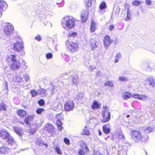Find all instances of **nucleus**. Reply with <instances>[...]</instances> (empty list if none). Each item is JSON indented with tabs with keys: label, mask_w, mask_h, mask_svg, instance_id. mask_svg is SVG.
<instances>
[{
	"label": "nucleus",
	"mask_w": 155,
	"mask_h": 155,
	"mask_svg": "<svg viewBox=\"0 0 155 155\" xmlns=\"http://www.w3.org/2000/svg\"><path fill=\"white\" fill-rule=\"evenodd\" d=\"M33 119V116L31 115L28 116L24 118V121L26 124L29 125L31 124V122L32 121Z\"/></svg>",
	"instance_id": "nucleus-15"
},
{
	"label": "nucleus",
	"mask_w": 155,
	"mask_h": 155,
	"mask_svg": "<svg viewBox=\"0 0 155 155\" xmlns=\"http://www.w3.org/2000/svg\"><path fill=\"white\" fill-rule=\"evenodd\" d=\"M114 28V25H111L109 26V29L110 31H112L113 29Z\"/></svg>",
	"instance_id": "nucleus-55"
},
{
	"label": "nucleus",
	"mask_w": 155,
	"mask_h": 155,
	"mask_svg": "<svg viewBox=\"0 0 155 155\" xmlns=\"http://www.w3.org/2000/svg\"><path fill=\"white\" fill-rule=\"evenodd\" d=\"M149 66V63L145 62L143 63L141 65V67L144 70H147V68Z\"/></svg>",
	"instance_id": "nucleus-37"
},
{
	"label": "nucleus",
	"mask_w": 155,
	"mask_h": 155,
	"mask_svg": "<svg viewBox=\"0 0 155 155\" xmlns=\"http://www.w3.org/2000/svg\"><path fill=\"white\" fill-rule=\"evenodd\" d=\"M64 141L67 145H69L70 144V140L67 138H64Z\"/></svg>",
	"instance_id": "nucleus-46"
},
{
	"label": "nucleus",
	"mask_w": 155,
	"mask_h": 155,
	"mask_svg": "<svg viewBox=\"0 0 155 155\" xmlns=\"http://www.w3.org/2000/svg\"><path fill=\"white\" fill-rule=\"evenodd\" d=\"M45 101L43 99L40 100L38 102V104L40 106H42L45 104Z\"/></svg>",
	"instance_id": "nucleus-45"
},
{
	"label": "nucleus",
	"mask_w": 155,
	"mask_h": 155,
	"mask_svg": "<svg viewBox=\"0 0 155 155\" xmlns=\"http://www.w3.org/2000/svg\"><path fill=\"white\" fill-rule=\"evenodd\" d=\"M88 12L87 9L84 10L81 14V19L83 22H86L87 19Z\"/></svg>",
	"instance_id": "nucleus-10"
},
{
	"label": "nucleus",
	"mask_w": 155,
	"mask_h": 155,
	"mask_svg": "<svg viewBox=\"0 0 155 155\" xmlns=\"http://www.w3.org/2000/svg\"><path fill=\"white\" fill-rule=\"evenodd\" d=\"M31 93L32 95V97H34L35 96L38 94V93L36 92V91L34 90L31 91Z\"/></svg>",
	"instance_id": "nucleus-48"
},
{
	"label": "nucleus",
	"mask_w": 155,
	"mask_h": 155,
	"mask_svg": "<svg viewBox=\"0 0 155 155\" xmlns=\"http://www.w3.org/2000/svg\"><path fill=\"white\" fill-rule=\"evenodd\" d=\"M116 138H118L119 140H122L125 139V137L124 134L120 131H117L115 135Z\"/></svg>",
	"instance_id": "nucleus-16"
},
{
	"label": "nucleus",
	"mask_w": 155,
	"mask_h": 155,
	"mask_svg": "<svg viewBox=\"0 0 155 155\" xmlns=\"http://www.w3.org/2000/svg\"><path fill=\"white\" fill-rule=\"evenodd\" d=\"M90 43L91 48L92 50L95 49L97 47L98 43L93 39H91L90 40Z\"/></svg>",
	"instance_id": "nucleus-18"
},
{
	"label": "nucleus",
	"mask_w": 155,
	"mask_h": 155,
	"mask_svg": "<svg viewBox=\"0 0 155 155\" xmlns=\"http://www.w3.org/2000/svg\"><path fill=\"white\" fill-rule=\"evenodd\" d=\"M54 149L58 154L60 155L62 154V153L61 151V149L59 147V146L58 145H56L54 146Z\"/></svg>",
	"instance_id": "nucleus-27"
},
{
	"label": "nucleus",
	"mask_w": 155,
	"mask_h": 155,
	"mask_svg": "<svg viewBox=\"0 0 155 155\" xmlns=\"http://www.w3.org/2000/svg\"><path fill=\"white\" fill-rule=\"evenodd\" d=\"M34 124H35V126H36V127H38V128L40 127L42 125V124H39L38 123H35Z\"/></svg>",
	"instance_id": "nucleus-61"
},
{
	"label": "nucleus",
	"mask_w": 155,
	"mask_h": 155,
	"mask_svg": "<svg viewBox=\"0 0 155 155\" xmlns=\"http://www.w3.org/2000/svg\"><path fill=\"white\" fill-rule=\"evenodd\" d=\"M36 144L38 145L41 146H42L44 144L43 141L42 140H41L40 139L38 140L36 142Z\"/></svg>",
	"instance_id": "nucleus-47"
},
{
	"label": "nucleus",
	"mask_w": 155,
	"mask_h": 155,
	"mask_svg": "<svg viewBox=\"0 0 155 155\" xmlns=\"http://www.w3.org/2000/svg\"><path fill=\"white\" fill-rule=\"evenodd\" d=\"M65 44L68 50L72 52L75 51L78 48V45L77 42H70L69 43L67 41Z\"/></svg>",
	"instance_id": "nucleus-6"
},
{
	"label": "nucleus",
	"mask_w": 155,
	"mask_h": 155,
	"mask_svg": "<svg viewBox=\"0 0 155 155\" xmlns=\"http://www.w3.org/2000/svg\"><path fill=\"white\" fill-rule=\"evenodd\" d=\"M14 31V27L11 24L7 23L6 24L4 28V31L6 34L11 35L13 33Z\"/></svg>",
	"instance_id": "nucleus-7"
},
{
	"label": "nucleus",
	"mask_w": 155,
	"mask_h": 155,
	"mask_svg": "<svg viewBox=\"0 0 155 155\" xmlns=\"http://www.w3.org/2000/svg\"><path fill=\"white\" fill-rule=\"evenodd\" d=\"M121 55L120 53L117 54L115 57V63H117L118 61V59L121 58Z\"/></svg>",
	"instance_id": "nucleus-33"
},
{
	"label": "nucleus",
	"mask_w": 155,
	"mask_h": 155,
	"mask_svg": "<svg viewBox=\"0 0 155 155\" xmlns=\"http://www.w3.org/2000/svg\"><path fill=\"white\" fill-rule=\"evenodd\" d=\"M140 4V2L137 1H135L133 3V5L135 6H138Z\"/></svg>",
	"instance_id": "nucleus-52"
},
{
	"label": "nucleus",
	"mask_w": 155,
	"mask_h": 155,
	"mask_svg": "<svg viewBox=\"0 0 155 155\" xmlns=\"http://www.w3.org/2000/svg\"><path fill=\"white\" fill-rule=\"evenodd\" d=\"M83 63L84 64V65H86L87 66L89 64V61L88 60L84 61Z\"/></svg>",
	"instance_id": "nucleus-60"
},
{
	"label": "nucleus",
	"mask_w": 155,
	"mask_h": 155,
	"mask_svg": "<svg viewBox=\"0 0 155 155\" xmlns=\"http://www.w3.org/2000/svg\"><path fill=\"white\" fill-rule=\"evenodd\" d=\"M146 2L148 5H150L151 4V1L150 0H146Z\"/></svg>",
	"instance_id": "nucleus-64"
},
{
	"label": "nucleus",
	"mask_w": 155,
	"mask_h": 155,
	"mask_svg": "<svg viewBox=\"0 0 155 155\" xmlns=\"http://www.w3.org/2000/svg\"><path fill=\"white\" fill-rule=\"evenodd\" d=\"M22 76L25 78V80L26 82L28 81L29 80V76L26 74H23Z\"/></svg>",
	"instance_id": "nucleus-44"
},
{
	"label": "nucleus",
	"mask_w": 155,
	"mask_h": 155,
	"mask_svg": "<svg viewBox=\"0 0 155 155\" xmlns=\"http://www.w3.org/2000/svg\"><path fill=\"white\" fill-rule=\"evenodd\" d=\"M0 137L9 145L12 146L15 144V141L6 130H1L0 131Z\"/></svg>",
	"instance_id": "nucleus-1"
},
{
	"label": "nucleus",
	"mask_w": 155,
	"mask_h": 155,
	"mask_svg": "<svg viewBox=\"0 0 155 155\" xmlns=\"http://www.w3.org/2000/svg\"><path fill=\"white\" fill-rule=\"evenodd\" d=\"M61 116V114H59L56 115V118L57 119L56 121V124L57 125H60V124H62L61 121L59 120V118L58 117Z\"/></svg>",
	"instance_id": "nucleus-34"
},
{
	"label": "nucleus",
	"mask_w": 155,
	"mask_h": 155,
	"mask_svg": "<svg viewBox=\"0 0 155 155\" xmlns=\"http://www.w3.org/2000/svg\"><path fill=\"white\" fill-rule=\"evenodd\" d=\"M111 43L110 38L108 35H106L104 37V46L106 48H107Z\"/></svg>",
	"instance_id": "nucleus-12"
},
{
	"label": "nucleus",
	"mask_w": 155,
	"mask_h": 155,
	"mask_svg": "<svg viewBox=\"0 0 155 155\" xmlns=\"http://www.w3.org/2000/svg\"><path fill=\"white\" fill-rule=\"evenodd\" d=\"M17 55L11 54L7 56L6 60L8 62H13L15 61L18 60L17 59Z\"/></svg>",
	"instance_id": "nucleus-14"
},
{
	"label": "nucleus",
	"mask_w": 155,
	"mask_h": 155,
	"mask_svg": "<svg viewBox=\"0 0 155 155\" xmlns=\"http://www.w3.org/2000/svg\"><path fill=\"white\" fill-rule=\"evenodd\" d=\"M6 105L4 102L1 103L0 104V111L5 110H6Z\"/></svg>",
	"instance_id": "nucleus-35"
},
{
	"label": "nucleus",
	"mask_w": 155,
	"mask_h": 155,
	"mask_svg": "<svg viewBox=\"0 0 155 155\" xmlns=\"http://www.w3.org/2000/svg\"><path fill=\"white\" fill-rule=\"evenodd\" d=\"M89 69L91 71H93L94 70V67L92 66H89Z\"/></svg>",
	"instance_id": "nucleus-63"
},
{
	"label": "nucleus",
	"mask_w": 155,
	"mask_h": 155,
	"mask_svg": "<svg viewBox=\"0 0 155 155\" xmlns=\"http://www.w3.org/2000/svg\"><path fill=\"white\" fill-rule=\"evenodd\" d=\"M46 56L47 59H50L52 57V54L51 53H49L46 54Z\"/></svg>",
	"instance_id": "nucleus-50"
},
{
	"label": "nucleus",
	"mask_w": 155,
	"mask_h": 155,
	"mask_svg": "<svg viewBox=\"0 0 155 155\" xmlns=\"http://www.w3.org/2000/svg\"><path fill=\"white\" fill-rule=\"evenodd\" d=\"M87 126H85L82 131V134L83 135H90V132L87 129Z\"/></svg>",
	"instance_id": "nucleus-28"
},
{
	"label": "nucleus",
	"mask_w": 155,
	"mask_h": 155,
	"mask_svg": "<svg viewBox=\"0 0 155 155\" xmlns=\"http://www.w3.org/2000/svg\"><path fill=\"white\" fill-rule=\"evenodd\" d=\"M45 110L43 108H39L36 110V112L38 114L40 115Z\"/></svg>",
	"instance_id": "nucleus-41"
},
{
	"label": "nucleus",
	"mask_w": 155,
	"mask_h": 155,
	"mask_svg": "<svg viewBox=\"0 0 155 155\" xmlns=\"http://www.w3.org/2000/svg\"><path fill=\"white\" fill-rule=\"evenodd\" d=\"M155 68V66L152 63L149 64V66L147 68V70L148 71H152V69Z\"/></svg>",
	"instance_id": "nucleus-38"
},
{
	"label": "nucleus",
	"mask_w": 155,
	"mask_h": 155,
	"mask_svg": "<svg viewBox=\"0 0 155 155\" xmlns=\"http://www.w3.org/2000/svg\"><path fill=\"white\" fill-rule=\"evenodd\" d=\"M80 146L82 147L86 150L88 149L87 147L86 143L83 141H80L79 142Z\"/></svg>",
	"instance_id": "nucleus-25"
},
{
	"label": "nucleus",
	"mask_w": 155,
	"mask_h": 155,
	"mask_svg": "<svg viewBox=\"0 0 155 155\" xmlns=\"http://www.w3.org/2000/svg\"><path fill=\"white\" fill-rule=\"evenodd\" d=\"M138 99L146 101L147 100V97L145 95L138 94Z\"/></svg>",
	"instance_id": "nucleus-30"
},
{
	"label": "nucleus",
	"mask_w": 155,
	"mask_h": 155,
	"mask_svg": "<svg viewBox=\"0 0 155 155\" xmlns=\"http://www.w3.org/2000/svg\"><path fill=\"white\" fill-rule=\"evenodd\" d=\"M8 150V147L6 146H3L0 147V154H5L7 153Z\"/></svg>",
	"instance_id": "nucleus-22"
},
{
	"label": "nucleus",
	"mask_w": 155,
	"mask_h": 155,
	"mask_svg": "<svg viewBox=\"0 0 155 155\" xmlns=\"http://www.w3.org/2000/svg\"><path fill=\"white\" fill-rule=\"evenodd\" d=\"M17 79L18 80V81H23V79L21 77V76L18 75V76L17 78Z\"/></svg>",
	"instance_id": "nucleus-53"
},
{
	"label": "nucleus",
	"mask_w": 155,
	"mask_h": 155,
	"mask_svg": "<svg viewBox=\"0 0 155 155\" xmlns=\"http://www.w3.org/2000/svg\"><path fill=\"white\" fill-rule=\"evenodd\" d=\"M45 129L47 132L51 134L53 133L55 131V129L54 127L51 124H48L46 125Z\"/></svg>",
	"instance_id": "nucleus-11"
},
{
	"label": "nucleus",
	"mask_w": 155,
	"mask_h": 155,
	"mask_svg": "<svg viewBox=\"0 0 155 155\" xmlns=\"http://www.w3.org/2000/svg\"><path fill=\"white\" fill-rule=\"evenodd\" d=\"M147 83L153 87L155 85V84L154 82L153 78H148L147 80Z\"/></svg>",
	"instance_id": "nucleus-23"
},
{
	"label": "nucleus",
	"mask_w": 155,
	"mask_h": 155,
	"mask_svg": "<svg viewBox=\"0 0 155 155\" xmlns=\"http://www.w3.org/2000/svg\"><path fill=\"white\" fill-rule=\"evenodd\" d=\"M129 12V9H128L127 10V17L125 18V20L126 21H128L132 18V16L131 14Z\"/></svg>",
	"instance_id": "nucleus-31"
},
{
	"label": "nucleus",
	"mask_w": 155,
	"mask_h": 155,
	"mask_svg": "<svg viewBox=\"0 0 155 155\" xmlns=\"http://www.w3.org/2000/svg\"><path fill=\"white\" fill-rule=\"evenodd\" d=\"M78 155H84L85 153L84 150L83 149H80L78 151Z\"/></svg>",
	"instance_id": "nucleus-43"
},
{
	"label": "nucleus",
	"mask_w": 155,
	"mask_h": 155,
	"mask_svg": "<svg viewBox=\"0 0 155 155\" xmlns=\"http://www.w3.org/2000/svg\"><path fill=\"white\" fill-rule=\"evenodd\" d=\"M138 94H133V95H132V97H133L135 99H138Z\"/></svg>",
	"instance_id": "nucleus-59"
},
{
	"label": "nucleus",
	"mask_w": 155,
	"mask_h": 155,
	"mask_svg": "<svg viewBox=\"0 0 155 155\" xmlns=\"http://www.w3.org/2000/svg\"><path fill=\"white\" fill-rule=\"evenodd\" d=\"M14 131L18 134L21 136L22 134V129L18 127H15L13 128Z\"/></svg>",
	"instance_id": "nucleus-19"
},
{
	"label": "nucleus",
	"mask_w": 155,
	"mask_h": 155,
	"mask_svg": "<svg viewBox=\"0 0 155 155\" xmlns=\"http://www.w3.org/2000/svg\"><path fill=\"white\" fill-rule=\"evenodd\" d=\"M86 4L88 6H91V0H84Z\"/></svg>",
	"instance_id": "nucleus-49"
},
{
	"label": "nucleus",
	"mask_w": 155,
	"mask_h": 155,
	"mask_svg": "<svg viewBox=\"0 0 155 155\" xmlns=\"http://www.w3.org/2000/svg\"><path fill=\"white\" fill-rule=\"evenodd\" d=\"M17 113L19 116L21 117H24L27 114L26 112L22 109L18 110Z\"/></svg>",
	"instance_id": "nucleus-20"
},
{
	"label": "nucleus",
	"mask_w": 155,
	"mask_h": 155,
	"mask_svg": "<svg viewBox=\"0 0 155 155\" xmlns=\"http://www.w3.org/2000/svg\"><path fill=\"white\" fill-rule=\"evenodd\" d=\"M83 97V94L82 93H79L77 96L78 99H81Z\"/></svg>",
	"instance_id": "nucleus-56"
},
{
	"label": "nucleus",
	"mask_w": 155,
	"mask_h": 155,
	"mask_svg": "<svg viewBox=\"0 0 155 155\" xmlns=\"http://www.w3.org/2000/svg\"><path fill=\"white\" fill-rule=\"evenodd\" d=\"M104 85L105 86H108L110 87H114L113 84L111 81H107L104 83Z\"/></svg>",
	"instance_id": "nucleus-42"
},
{
	"label": "nucleus",
	"mask_w": 155,
	"mask_h": 155,
	"mask_svg": "<svg viewBox=\"0 0 155 155\" xmlns=\"http://www.w3.org/2000/svg\"><path fill=\"white\" fill-rule=\"evenodd\" d=\"M14 49L17 51H20L24 48V46L21 42L17 41L14 45Z\"/></svg>",
	"instance_id": "nucleus-9"
},
{
	"label": "nucleus",
	"mask_w": 155,
	"mask_h": 155,
	"mask_svg": "<svg viewBox=\"0 0 155 155\" xmlns=\"http://www.w3.org/2000/svg\"><path fill=\"white\" fill-rule=\"evenodd\" d=\"M154 127H148L145 129L144 132L146 133H150L154 130Z\"/></svg>",
	"instance_id": "nucleus-29"
},
{
	"label": "nucleus",
	"mask_w": 155,
	"mask_h": 155,
	"mask_svg": "<svg viewBox=\"0 0 155 155\" xmlns=\"http://www.w3.org/2000/svg\"><path fill=\"white\" fill-rule=\"evenodd\" d=\"M103 111L102 112V116L103 118L101 121L103 122L108 121L110 118V113L109 111V108L106 106L103 107Z\"/></svg>",
	"instance_id": "nucleus-5"
},
{
	"label": "nucleus",
	"mask_w": 155,
	"mask_h": 155,
	"mask_svg": "<svg viewBox=\"0 0 155 155\" xmlns=\"http://www.w3.org/2000/svg\"><path fill=\"white\" fill-rule=\"evenodd\" d=\"M35 39L38 41H40L42 40V38L39 35H38L35 38Z\"/></svg>",
	"instance_id": "nucleus-54"
},
{
	"label": "nucleus",
	"mask_w": 155,
	"mask_h": 155,
	"mask_svg": "<svg viewBox=\"0 0 155 155\" xmlns=\"http://www.w3.org/2000/svg\"><path fill=\"white\" fill-rule=\"evenodd\" d=\"M51 94H54V86L53 85H52V87H51Z\"/></svg>",
	"instance_id": "nucleus-57"
},
{
	"label": "nucleus",
	"mask_w": 155,
	"mask_h": 155,
	"mask_svg": "<svg viewBox=\"0 0 155 155\" xmlns=\"http://www.w3.org/2000/svg\"><path fill=\"white\" fill-rule=\"evenodd\" d=\"M122 96L124 99L127 100L132 97V94L129 92H126L122 93Z\"/></svg>",
	"instance_id": "nucleus-17"
},
{
	"label": "nucleus",
	"mask_w": 155,
	"mask_h": 155,
	"mask_svg": "<svg viewBox=\"0 0 155 155\" xmlns=\"http://www.w3.org/2000/svg\"><path fill=\"white\" fill-rule=\"evenodd\" d=\"M107 7L106 4L105 2H103L100 4L99 8L100 9L103 10L105 8Z\"/></svg>",
	"instance_id": "nucleus-36"
},
{
	"label": "nucleus",
	"mask_w": 155,
	"mask_h": 155,
	"mask_svg": "<svg viewBox=\"0 0 155 155\" xmlns=\"http://www.w3.org/2000/svg\"><path fill=\"white\" fill-rule=\"evenodd\" d=\"M62 124H60V125H57L58 129L60 130H61L62 128Z\"/></svg>",
	"instance_id": "nucleus-62"
},
{
	"label": "nucleus",
	"mask_w": 155,
	"mask_h": 155,
	"mask_svg": "<svg viewBox=\"0 0 155 155\" xmlns=\"http://www.w3.org/2000/svg\"><path fill=\"white\" fill-rule=\"evenodd\" d=\"M64 2L63 0H62V2L61 3H59L58 2L57 3V4L58 5H61L60 6H59V7H61L63 6V5H64Z\"/></svg>",
	"instance_id": "nucleus-58"
},
{
	"label": "nucleus",
	"mask_w": 155,
	"mask_h": 155,
	"mask_svg": "<svg viewBox=\"0 0 155 155\" xmlns=\"http://www.w3.org/2000/svg\"><path fill=\"white\" fill-rule=\"evenodd\" d=\"M71 72L68 73H64L61 74V77L64 79H67L69 78V81L72 83L73 84L77 85V81L78 80V77L76 75L73 73L71 75V76L69 78L70 76L71 75Z\"/></svg>",
	"instance_id": "nucleus-3"
},
{
	"label": "nucleus",
	"mask_w": 155,
	"mask_h": 155,
	"mask_svg": "<svg viewBox=\"0 0 155 155\" xmlns=\"http://www.w3.org/2000/svg\"><path fill=\"white\" fill-rule=\"evenodd\" d=\"M130 134L133 140L136 142L137 143L142 140L143 136L140 131L137 130H131Z\"/></svg>",
	"instance_id": "nucleus-4"
},
{
	"label": "nucleus",
	"mask_w": 155,
	"mask_h": 155,
	"mask_svg": "<svg viewBox=\"0 0 155 155\" xmlns=\"http://www.w3.org/2000/svg\"><path fill=\"white\" fill-rule=\"evenodd\" d=\"M7 5L4 1L0 0V9L5 10L7 7Z\"/></svg>",
	"instance_id": "nucleus-21"
},
{
	"label": "nucleus",
	"mask_w": 155,
	"mask_h": 155,
	"mask_svg": "<svg viewBox=\"0 0 155 155\" xmlns=\"http://www.w3.org/2000/svg\"><path fill=\"white\" fill-rule=\"evenodd\" d=\"M96 30V25L94 22H92L91 26V32H94Z\"/></svg>",
	"instance_id": "nucleus-39"
},
{
	"label": "nucleus",
	"mask_w": 155,
	"mask_h": 155,
	"mask_svg": "<svg viewBox=\"0 0 155 155\" xmlns=\"http://www.w3.org/2000/svg\"><path fill=\"white\" fill-rule=\"evenodd\" d=\"M48 91V90H46L45 89H42L41 90H40V93L44 95H48L47 91Z\"/></svg>",
	"instance_id": "nucleus-40"
},
{
	"label": "nucleus",
	"mask_w": 155,
	"mask_h": 155,
	"mask_svg": "<svg viewBox=\"0 0 155 155\" xmlns=\"http://www.w3.org/2000/svg\"><path fill=\"white\" fill-rule=\"evenodd\" d=\"M100 105L97 101H94L92 104V107L93 109H97L98 108Z\"/></svg>",
	"instance_id": "nucleus-24"
},
{
	"label": "nucleus",
	"mask_w": 155,
	"mask_h": 155,
	"mask_svg": "<svg viewBox=\"0 0 155 155\" xmlns=\"http://www.w3.org/2000/svg\"><path fill=\"white\" fill-rule=\"evenodd\" d=\"M75 25L74 21L69 16H65L63 19L62 20V25L65 29L66 28H71L74 27Z\"/></svg>",
	"instance_id": "nucleus-2"
},
{
	"label": "nucleus",
	"mask_w": 155,
	"mask_h": 155,
	"mask_svg": "<svg viewBox=\"0 0 155 155\" xmlns=\"http://www.w3.org/2000/svg\"><path fill=\"white\" fill-rule=\"evenodd\" d=\"M20 66V63L17 60L12 62L11 64V68L13 70H17L19 68Z\"/></svg>",
	"instance_id": "nucleus-13"
},
{
	"label": "nucleus",
	"mask_w": 155,
	"mask_h": 155,
	"mask_svg": "<svg viewBox=\"0 0 155 155\" xmlns=\"http://www.w3.org/2000/svg\"><path fill=\"white\" fill-rule=\"evenodd\" d=\"M129 78L127 77H124L123 76H121L119 77V80L120 81L125 82L129 80Z\"/></svg>",
	"instance_id": "nucleus-32"
},
{
	"label": "nucleus",
	"mask_w": 155,
	"mask_h": 155,
	"mask_svg": "<svg viewBox=\"0 0 155 155\" xmlns=\"http://www.w3.org/2000/svg\"><path fill=\"white\" fill-rule=\"evenodd\" d=\"M103 129L104 132L106 134H109L110 132V129L107 127L106 125L103 126Z\"/></svg>",
	"instance_id": "nucleus-26"
},
{
	"label": "nucleus",
	"mask_w": 155,
	"mask_h": 155,
	"mask_svg": "<svg viewBox=\"0 0 155 155\" xmlns=\"http://www.w3.org/2000/svg\"><path fill=\"white\" fill-rule=\"evenodd\" d=\"M77 35V33L75 32H73L69 34V36L73 38H75Z\"/></svg>",
	"instance_id": "nucleus-51"
},
{
	"label": "nucleus",
	"mask_w": 155,
	"mask_h": 155,
	"mask_svg": "<svg viewBox=\"0 0 155 155\" xmlns=\"http://www.w3.org/2000/svg\"><path fill=\"white\" fill-rule=\"evenodd\" d=\"M74 106V104L72 101H67L64 104V109L65 111L72 110Z\"/></svg>",
	"instance_id": "nucleus-8"
}]
</instances>
